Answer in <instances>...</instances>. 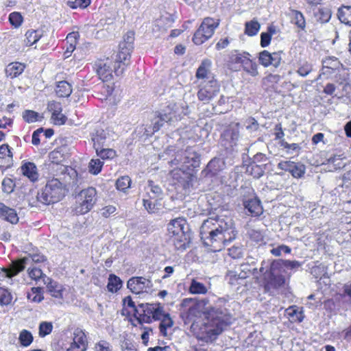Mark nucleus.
I'll use <instances>...</instances> for the list:
<instances>
[{
    "label": "nucleus",
    "mask_w": 351,
    "mask_h": 351,
    "mask_svg": "<svg viewBox=\"0 0 351 351\" xmlns=\"http://www.w3.org/2000/svg\"><path fill=\"white\" fill-rule=\"evenodd\" d=\"M237 233L232 218L226 215L208 217L200 228L204 245L213 252L223 250L236 239Z\"/></svg>",
    "instance_id": "1"
},
{
    "label": "nucleus",
    "mask_w": 351,
    "mask_h": 351,
    "mask_svg": "<svg viewBox=\"0 0 351 351\" xmlns=\"http://www.w3.org/2000/svg\"><path fill=\"white\" fill-rule=\"evenodd\" d=\"M203 315V319L191 324L189 331L198 341L206 343L215 341L232 323V316L226 308L209 306Z\"/></svg>",
    "instance_id": "2"
},
{
    "label": "nucleus",
    "mask_w": 351,
    "mask_h": 351,
    "mask_svg": "<svg viewBox=\"0 0 351 351\" xmlns=\"http://www.w3.org/2000/svg\"><path fill=\"white\" fill-rule=\"evenodd\" d=\"M131 58L130 49L126 46L120 47L115 55L104 60H98L95 64V69L100 80L104 84L101 86L102 91L106 97L112 95L114 91V84L106 85L104 82H110L113 80V73L117 76L121 75L126 66L129 64Z\"/></svg>",
    "instance_id": "3"
},
{
    "label": "nucleus",
    "mask_w": 351,
    "mask_h": 351,
    "mask_svg": "<svg viewBox=\"0 0 351 351\" xmlns=\"http://www.w3.org/2000/svg\"><path fill=\"white\" fill-rule=\"evenodd\" d=\"M285 271V261L282 259L271 262L263 261L260 268L261 276L257 278L258 282L264 287L265 291L278 288L285 282L283 276Z\"/></svg>",
    "instance_id": "4"
},
{
    "label": "nucleus",
    "mask_w": 351,
    "mask_h": 351,
    "mask_svg": "<svg viewBox=\"0 0 351 351\" xmlns=\"http://www.w3.org/2000/svg\"><path fill=\"white\" fill-rule=\"evenodd\" d=\"M67 193L66 185L56 178L47 180L37 194V199L44 205H51L62 201Z\"/></svg>",
    "instance_id": "5"
},
{
    "label": "nucleus",
    "mask_w": 351,
    "mask_h": 351,
    "mask_svg": "<svg viewBox=\"0 0 351 351\" xmlns=\"http://www.w3.org/2000/svg\"><path fill=\"white\" fill-rule=\"evenodd\" d=\"M209 303L208 298H184L180 303V318L185 325L192 324L201 319L205 307Z\"/></svg>",
    "instance_id": "6"
},
{
    "label": "nucleus",
    "mask_w": 351,
    "mask_h": 351,
    "mask_svg": "<svg viewBox=\"0 0 351 351\" xmlns=\"http://www.w3.org/2000/svg\"><path fill=\"white\" fill-rule=\"evenodd\" d=\"M97 202V191L90 186L81 190L75 196V203L71 207L74 215H83L90 212Z\"/></svg>",
    "instance_id": "7"
},
{
    "label": "nucleus",
    "mask_w": 351,
    "mask_h": 351,
    "mask_svg": "<svg viewBox=\"0 0 351 351\" xmlns=\"http://www.w3.org/2000/svg\"><path fill=\"white\" fill-rule=\"evenodd\" d=\"M163 306L160 303L140 304L137 305V311L134 317L139 324H150L158 321L162 315Z\"/></svg>",
    "instance_id": "8"
},
{
    "label": "nucleus",
    "mask_w": 351,
    "mask_h": 351,
    "mask_svg": "<svg viewBox=\"0 0 351 351\" xmlns=\"http://www.w3.org/2000/svg\"><path fill=\"white\" fill-rule=\"evenodd\" d=\"M220 21L219 19L205 17L199 27L195 32L192 38L193 42L197 45L204 43L213 36L215 29L220 24Z\"/></svg>",
    "instance_id": "9"
},
{
    "label": "nucleus",
    "mask_w": 351,
    "mask_h": 351,
    "mask_svg": "<svg viewBox=\"0 0 351 351\" xmlns=\"http://www.w3.org/2000/svg\"><path fill=\"white\" fill-rule=\"evenodd\" d=\"M220 90V84L217 80L202 81L198 85L197 99L204 104H208Z\"/></svg>",
    "instance_id": "10"
},
{
    "label": "nucleus",
    "mask_w": 351,
    "mask_h": 351,
    "mask_svg": "<svg viewBox=\"0 0 351 351\" xmlns=\"http://www.w3.org/2000/svg\"><path fill=\"white\" fill-rule=\"evenodd\" d=\"M239 123L230 125L221 134V143L226 149L232 150L239 138Z\"/></svg>",
    "instance_id": "11"
},
{
    "label": "nucleus",
    "mask_w": 351,
    "mask_h": 351,
    "mask_svg": "<svg viewBox=\"0 0 351 351\" xmlns=\"http://www.w3.org/2000/svg\"><path fill=\"white\" fill-rule=\"evenodd\" d=\"M88 344V341L85 332L77 328L74 330L72 341L66 351H86Z\"/></svg>",
    "instance_id": "12"
},
{
    "label": "nucleus",
    "mask_w": 351,
    "mask_h": 351,
    "mask_svg": "<svg viewBox=\"0 0 351 351\" xmlns=\"http://www.w3.org/2000/svg\"><path fill=\"white\" fill-rule=\"evenodd\" d=\"M128 288L135 294L147 293L152 287V281L142 276L132 277L127 283Z\"/></svg>",
    "instance_id": "13"
},
{
    "label": "nucleus",
    "mask_w": 351,
    "mask_h": 351,
    "mask_svg": "<svg viewBox=\"0 0 351 351\" xmlns=\"http://www.w3.org/2000/svg\"><path fill=\"white\" fill-rule=\"evenodd\" d=\"M176 111L173 107L171 105H168L165 109L162 110V112H156V115L158 120L153 123L152 133L154 134L160 130L163 126L165 122H170L173 119V117L175 116Z\"/></svg>",
    "instance_id": "14"
},
{
    "label": "nucleus",
    "mask_w": 351,
    "mask_h": 351,
    "mask_svg": "<svg viewBox=\"0 0 351 351\" xmlns=\"http://www.w3.org/2000/svg\"><path fill=\"white\" fill-rule=\"evenodd\" d=\"M47 110L51 113V119L56 125H64L66 122V117L62 114V108L60 102L56 101H49L47 104Z\"/></svg>",
    "instance_id": "15"
},
{
    "label": "nucleus",
    "mask_w": 351,
    "mask_h": 351,
    "mask_svg": "<svg viewBox=\"0 0 351 351\" xmlns=\"http://www.w3.org/2000/svg\"><path fill=\"white\" fill-rule=\"evenodd\" d=\"M20 171L21 174L30 182H36L38 180L39 173L36 165L34 162L26 160H23Z\"/></svg>",
    "instance_id": "16"
},
{
    "label": "nucleus",
    "mask_w": 351,
    "mask_h": 351,
    "mask_svg": "<svg viewBox=\"0 0 351 351\" xmlns=\"http://www.w3.org/2000/svg\"><path fill=\"white\" fill-rule=\"evenodd\" d=\"M69 148L66 145L59 146L49 153L51 162L56 165H62L69 157Z\"/></svg>",
    "instance_id": "17"
},
{
    "label": "nucleus",
    "mask_w": 351,
    "mask_h": 351,
    "mask_svg": "<svg viewBox=\"0 0 351 351\" xmlns=\"http://www.w3.org/2000/svg\"><path fill=\"white\" fill-rule=\"evenodd\" d=\"M258 61L260 64L265 67L270 65L277 67L280 64L281 56L280 53H271L267 50H263L259 53Z\"/></svg>",
    "instance_id": "18"
},
{
    "label": "nucleus",
    "mask_w": 351,
    "mask_h": 351,
    "mask_svg": "<svg viewBox=\"0 0 351 351\" xmlns=\"http://www.w3.org/2000/svg\"><path fill=\"white\" fill-rule=\"evenodd\" d=\"M211 61L208 59H204L202 61L200 65L197 69L195 77L197 80L202 81H210L216 80L215 75L210 71Z\"/></svg>",
    "instance_id": "19"
},
{
    "label": "nucleus",
    "mask_w": 351,
    "mask_h": 351,
    "mask_svg": "<svg viewBox=\"0 0 351 351\" xmlns=\"http://www.w3.org/2000/svg\"><path fill=\"white\" fill-rule=\"evenodd\" d=\"M13 165V154L8 144L0 145V169L7 170Z\"/></svg>",
    "instance_id": "20"
},
{
    "label": "nucleus",
    "mask_w": 351,
    "mask_h": 351,
    "mask_svg": "<svg viewBox=\"0 0 351 351\" xmlns=\"http://www.w3.org/2000/svg\"><path fill=\"white\" fill-rule=\"evenodd\" d=\"M45 284L47 291L51 297L57 299L63 298L65 288L62 284L49 277L47 278Z\"/></svg>",
    "instance_id": "21"
},
{
    "label": "nucleus",
    "mask_w": 351,
    "mask_h": 351,
    "mask_svg": "<svg viewBox=\"0 0 351 351\" xmlns=\"http://www.w3.org/2000/svg\"><path fill=\"white\" fill-rule=\"evenodd\" d=\"M0 219L12 224H16L19 217L16 210L0 202Z\"/></svg>",
    "instance_id": "22"
},
{
    "label": "nucleus",
    "mask_w": 351,
    "mask_h": 351,
    "mask_svg": "<svg viewBox=\"0 0 351 351\" xmlns=\"http://www.w3.org/2000/svg\"><path fill=\"white\" fill-rule=\"evenodd\" d=\"M290 23L298 28V32L300 31L306 32V21L303 14L298 10L289 9V12L287 14Z\"/></svg>",
    "instance_id": "23"
},
{
    "label": "nucleus",
    "mask_w": 351,
    "mask_h": 351,
    "mask_svg": "<svg viewBox=\"0 0 351 351\" xmlns=\"http://www.w3.org/2000/svg\"><path fill=\"white\" fill-rule=\"evenodd\" d=\"M93 147L97 155L104 160H112L117 156L116 150L112 148H104V145L101 144L98 139L95 141Z\"/></svg>",
    "instance_id": "24"
},
{
    "label": "nucleus",
    "mask_w": 351,
    "mask_h": 351,
    "mask_svg": "<svg viewBox=\"0 0 351 351\" xmlns=\"http://www.w3.org/2000/svg\"><path fill=\"white\" fill-rule=\"evenodd\" d=\"M44 31L41 29H29L24 36V43L27 47L36 44L43 36Z\"/></svg>",
    "instance_id": "25"
},
{
    "label": "nucleus",
    "mask_w": 351,
    "mask_h": 351,
    "mask_svg": "<svg viewBox=\"0 0 351 351\" xmlns=\"http://www.w3.org/2000/svg\"><path fill=\"white\" fill-rule=\"evenodd\" d=\"M186 221L184 217H178L171 220L168 224V231L173 235L180 234L184 232Z\"/></svg>",
    "instance_id": "26"
},
{
    "label": "nucleus",
    "mask_w": 351,
    "mask_h": 351,
    "mask_svg": "<svg viewBox=\"0 0 351 351\" xmlns=\"http://www.w3.org/2000/svg\"><path fill=\"white\" fill-rule=\"evenodd\" d=\"M244 206L251 215L254 217H258L263 212L261 201L256 197L250 199L245 202Z\"/></svg>",
    "instance_id": "27"
},
{
    "label": "nucleus",
    "mask_w": 351,
    "mask_h": 351,
    "mask_svg": "<svg viewBox=\"0 0 351 351\" xmlns=\"http://www.w3.org/2000/svg\"><path fill=\"white\" fill-rule=\"evenodd\" d=\"M80 38L78 32H72L66 36V50L64 55L67 58L70 56L71 53L75 49Z\"/></svg>",
    "instance_id": "28"
},
{
    "label": "nucleus",
    "mask_w": 351,
    "mask_h": 351,
    "mask_svg": "<svg viewBox=\"0 0 351 351\" xmlns=\"http://www.w3.org/2000/svg\"><path fill=\"white\" fill-rule=\"evenodd\" d=\"M27 262L28 257L25 256L12 261L10 266L8 267L9 271H10L11 276L13 278L17 276L21 271H24Z\"/></svg>",
    "instance_id": "29"
},
{
    "label": "nucleus",
    "mask_w": 351,
    "mask_h": 351,
    "mask_svg": "<svg viewBox=\"0 0 351 351\" xmlns=\"http://www.w3.org/2000/svg\"><path fill=\"white\" fill-rule=\"evenodd\" d=\"M157 202V196L151 195L148 191L143 198V206L149 213H155L159 210Z\"/></svg>",
    "instance_id": "30"
},
{
    "label": "nucleus",
    "mask_w": 351,
    "mask_h": 351,
    "mask_svg": "<svg viewBox=\"0 0 351 351\" xmlns=\"http://www.w3.org/2000/svg\"><path fill=\"white\" fill-rule=\"evenodd\" d=\"M160 317V332L162 336L166 337L167 335V329L173 326V321L170 317V315L165 312L164 308H162V315Z\"/></svg>",
    "instance_id": "31"
},
{
    "label": "nucleus",
    "mask_w": 351,
    "mask_h": 351,
    "mask_svg": "<svg viewBox=\"0 0 351 351\" xmlns=\"http://www.w3.org/2000/svg\"><path fill=\"white\" fill-rule=\"evenodd\" d=\"M305 166L300 162L287 161V171H289L293 178H300L305 173Z\"/></svg>",
    "instance_id": "32"
},
{
    "label": "nucleus",
    "mask_w": 351,
    "mask_h": 351,
    "mask_svg": "<svg viewBox=\"0 0 351 351\" xmlns=\"http://www.w3.org/2000/svg\"><path fill=\"white\" fill-rule=\"evenodd\" d=\"M287 315L291 322H301L304 319L303 308L289 306L287 308Z\"/></svg>",
    "instance_id": "33"
},
{
    "label": "nucleus",
    "mask_w": 351,
    "mask_h": 351,
    "mask_svg": "<svg viewBox=\"0 0 351 351\" xmlns=\"http://www.w3.org/2000/svg\"><path fill=\"white\" fill-rule=\"evenodd\" d=\"M25 69V64L19 62L10 63L6 69V75L11 78H14L21 75Z\"/></svg>",
    "instance_id": "34"
},
{
    "label": "nucleus",
    "mask_w": 351,
    "mask_h": 351,
    "mask_svg": "<svg viewBox=\"0 0 351 351\" xmlns=\"http://www.w3.org/2000/svg\"><path fill=\"white\" fill-rule=\"evenodd\" d=\"M55 91L58 97H68L72 93V86L66 81H60L57 83Z\"/></svg>",
    "instance_id": "35"
},
{
    "label": "nucleus",
    "mask_w": 351,
    "mask_h": 351,
    "mask_svg": "<svg viewBox=\"0 0 351 351\" xmlns=\"http://www.w3.org/2000/svg\"><path fill=\"white\" fill-rule=\"evenodd\" d=\"M173 244L177 250L184 251L189 247L190 241L185 233L173 235L172 239Z\"/></svg>",
    "instance_id": "36"
},
{
    "label": "nucleus",
    "mask_w": 351,
    "mask_h": 351,
    "mask_svg": "<svg viewBox=\"0 0 351 351\" xmlns=\"http://www.w3.org/2000/svg\"><path fill=\"white\" fill-rule=\"evenodd\" d=\"M123 315L126 316H135L137 306L135 305L131 296L125 297L123 300Z\"/></svg>",
    "instance_id": "37"
},
{
    "label": "nucleus",
    "mask_w": 351,
    "mask_h": 351,
    "mask_svg": "<svg viewBox=\"0 0 351 351\" xmlns=\"http://www.w3.org/2000/svg\"><path fill=\"white\" fill-rule=\"evenodd\" d=\"M266 164L256 165L254 162H250L247 166L246 171L254 178H261L265 172Z\"/></svg>",
    "instance_id": "38"
},
{
    "label": "nucleus",
    "mask_w": 351,
    "mask_h": 351,
    "mask_svg": "<svg viewBox=\"0 0 351 351\" xmlns=\"http://www.w3.org/2000/svg\"><path fill=\"white\" fill-rule=\"evenodd\" d=\"M122 286L123 282L119 276L114 274L109 275L107 284V289L109 292L112 293H117L121 289Z\"/></svg>",
    "instance_id": "39"
},
{
    "label": "nucleus",
    "mask_w": 351,
    "mask_h": 351,
    "mask_svg": "<svg viewBox=\"0 0 351 351\" xmlns=\"http://www.w3.org/2000/svg\"><path fill=\"white\" fill-rule=\"evenodd\" d=\"M220 170V160L217 158H213L208 163L203 173H205L206 176L213 177L217 176Z\"/></svg>",
    "instance_id": "40"
},
{
    "label": "nucleus",
    "mask_w": 351,
    "mask_h": 351,
    "mask_svg": "<svg viewBox=\"0 0 351 351\" xmlns=\"http://www.w3.org/2000/svg\"><path fill=\"white\" fill-rule=\"evenodd\" d=\"M277 33L276 27L274 25H269L267 27L266 32H262L261 34V46L266 47L269 46L271 43L272 36Z\"/></svg>",
    "instance_id": "41"
},
{
    "label": "nucleus",
    "mask_w": 351,
    "mask_h": 351,
    "mask_svg": "<svg viewBox=\"0 0 351 351\" xmlns=\"http://www.w3.org/2000/svg\"><path fill=\"white\" fill-rule=\"evenodd\" d=\"M337 16L341 23L351 26V6L342 5L338 9Z\"/></svg>",
    "instance_id": "42"
},
{
    "label": "nucleus",
    "mask_w": 351,
    "mask_h": 351,
    "mask_svg": "<svg viewBox=\"0 0 351 351\" xmlns=\"http://www.w3.org/2000/svg\"><path fill=\"white\" fill-rule=\"evenodd\" d=\"M27 299L32 302L39 303L44 299L43 289L42 287H32L27 294Z\"/></svg>",
    "instance_id": "43"
},
{
    "label": "nucleus",
    "mask_w": 351,
    "mask_h": 351,
    "mask_svg": "<svg viewBox=\"0 0 351 351\" xmlns=\"http://www.w3.org/2000/svg\"><path fill=\"white\" fill-rule=\"evenodd\" d=\"M261 29V24L258 21L254 19L250 21H247L245 23L244 32L248 36H256Z\"/></svg>",
    "instance_id": "44"
},
{
    "label": "nucleus",
    "mask_w": 351,
    "mask_h": 351,
    "mask_svg": "<svg viewBox=\"0 0 351 351\" xmlns=\"http://www.w3.org/2000/svg\"><path fill=\"white\" fill-rule=\"evenodd\" d=\"M22 117L27 123H35L43 119V115L32 110H25L22 113Z\"/></svg>",
    "instance_id": "45"
},
{
    "label": "nucleus",
    "mask_w": 351,
    "mask_h": 351,
    "mask_svg": "<svg viewBox=\"0 0 351 351\" xmlns=\"http://www.w3.org/2000/svg\"><path fill=\"white\" fill-rule=\"evenodd\" d=\"M189 292L191 294H206L208 292L207 287L195 279H192L189 288Z\"/></svg>",
    "instance_id": "46"
},
{
    "label": "nucleus",
    "mask_w": 351,
    "mask_h": 351,
    "mask_svg": "<svg viewBox=\"0 0 351 351\" xmlns=\"http://www.w3.org/2000/svg\"><path fill=\"white\" fill-rule=\"evenodd\" d=\"M34 337L32 332L26 329L22 330L19 335V342L22 347H28L33 342Z\"/></svg>",
    "instance_id": "47"
},
{
    "label": "nucleus",
    "mask_w": 351,
    "mask_h": 351,
    "mask_svg": "<svg viewBox=\"0 0 351 351\" xmlns=\"http://www.w3.org/2000/svg\"><path fill=\"white\" fill-rule=\"evenodd\" d=\"M132 184V180L128 176H123L119 177L115 183L116 189L122 192H126Z\"/></svg>",
    "instance_id": "48"
},
{
    "label": "nucleus",
    "mask_w": 351,
    "mask_h": 351,
    "mask_svg": "<svg viewBox=\"0 0 351 351\" xmlns=\"http://www.w3.org/2000/svg\"><path fill=\"white\" fill-rule=\"evenodd\" d=\"M29 278L36 282L47 278L46 275L43 273V270L36 267H30L27 270Z\"/></svg>",
    "instance_id": "49"
},
{
    "label": "nucleus",
    "mask_w": 351,
    "mask_h": 351,
    "mask_svg": "<svg viewBox=\"0 0 351 351\" xmlns=\"http://www.w3.org/2000/svg\"><path fill=\"white\" fill-rule=\"evenodd\" d=\"M243 70L252 75V76H256L258 75V69L257 64L255 62L250 58V56H247L242 65Z\"/></svg>",
    "instance_id": "50"
},
{
    "label": "nucleus",
    "mask_w": 351,
    "mask_h": 351,
    "mask_svg": "<svg viewBox=\"0 0 351 351\" xmlns=\"http://www.w3.org/2000/svg\"><path fill=\"white\" fill-rule=\"evenodd\" d=\"M170 176L171 178L175 181L174 184H183L184 182V177L186 176V173L185 171L182 170L180 168L173 169L170 171Z\"/></svg>",
    "instance_id": "51"
},
{
    "label": "nucleus",
    "mask_w": 351,
    "mask_h": 351,
    "mask_svg": "<svg viewBox=\"0 0 351 351\" xmlns=\"http://www.w3.org/2000/svg\"><path fill=\"white\" fill-rule=\"evenodd\" d=\"M103 166L104 162L100 159H91L88 163V171L93 175H97L101 171Z\"/></svg>",
    "instance_id": "52"
},
{
    "label": "nucleus",
    "mask_w": 351,
    "mask_h": 351,
    "mask_svg": "<svg viewBox=\"0 0 351 351\" xmlns=\"http://www.w3.org/2000/svg\"><path fill=\"white\" fill-rule=\"evenodd\" d=\"M9 22L14 28H19L23 22V17L20 12H13L9 14Z\"/></svg>",
    "instance_id": "53"
},
{
    "label": "nucleus",
    "mask_w": 351,
    "mask_h": 351,
    "mask_svg": "<svg viewBox=\"0 0 351 351\" xmlns=\"http://www.w3.org/2000/svg\"><path fill=\"white\" fill-rule=\"evenodd\" d=\"M248 234L250 240L255 243L261 245L265 243V237L262 231L252 229L249 231Z\"/></svg>",
    "instance_id": "54"
},
{
    "label": "nucleus",
    "mask_w": 351,
    "mask_h": 351,
    "mask_svg": "<svg viewBox=\"0 0 351 351\" xmlns=\"http://www.w3.org/2000/svg\"><path fill=\"white\" fill-rule=\"evenodd\" d=\"M12 295L8 289L0 287V305L7 306L12 302Z\"/></svg>",
    "instance_id": "55"
},
{
    "label": "nucleus",
    "mask_w": 351,
    "mask_h": 351,
    "mask_svg": "<svg viewBox=\"0 0 351 351\" xmlns=\"http://www.w3.org/2000/svg\"><path fill=\"white\" fill-rule=\"evenodd\" d=\"M53 330V324L49 322H42L39 324L38 335L40 337H44L49 335Z\"/></svg>",
    "instance_id": "56"
},
{
    "label": "nucleus",
    "mask_w": 351,
    "mask_h": 351,
    "mask_svg": "<svg viewBox=\"0 0 351 351\" xmlns=\"http://www.w3.org/2000/svg\"><path fill=\"white\" fill-rule=\"evenodd\" d=\"M93 349L94 351H113L111 343L104 339H101L95 343Z\"/></svg>",
    "instance_id": "57"
},
{
    "label": "nucleus",
    "mask_w": 351,
    "mask_h": 351,
    "mask_svg": "<svg viewBox=\"0 0 351 351\" xmlns=\"http://www.w3.org/2000/svg\"><path fill=\"white\" fill-rule=\"evenodd\" d=\"M15 188V182L10 178H5L2 181V190L8 194L11 193Z\"/></svg>",
    "instance_id": "58"
},
{
    "label": "nucleus",
    "mask_w": 351,
    "mask_h": 351,
    "mask_svg": "<svg viewBox=\"0 0 351 351\" xmlns=\"http://www.w3.org/2000/svg\"><path fill=\"white\" fill-rule=\"evenodd\" d=\"M26 257H28V261L31 259L36 264L43 263L47 261V257L40 252L28 253Z\"/></svg>",
    "instance_id": "59"
},
{
    "label": "nucleus",
    "mask_w": 351,
    "mask_h": 351,
    "mask_svg": "<svg viewBox=\"0 0 351 351\" xmlns=\"http://www.w3.org/2000/svg\"><path fill=\"white\" fill-rule=\"evenodd\" d=\"M228 255L233 259L241 258L243 256V250L241 246H232L228 249Z\"/></svg>",
    "instance_id": "60"
},
{
    "label": "nucleus",
    "mask_w": 351,
    "mask_h": 351,
    "mask_svg": "<svg viewBox=\"0 0 351 351\" xmlns=\"http://www.w3.org/2000/svg\"><path fill=\"white\" fill-rule=\"evenodd\" d=\"M247 56H250L249 53L234 54L230 57V62L231 64H240L242 66Z\"/></svg>",
    "instance_id": "61"
},
{
    "label": "nucleus",
    "mask_w": 351,
    "mask_h": 351,
    "mask_svg": "<svg viewBox=\"0 0 351 351\" xmlns=\"http://www.w3.org/2000/svg\"><path fill=\"white\" fill-rule=\"evenodd\" d=\"M324 66L332 69H336L341 65L340 62L335 57H329L323 61Z\"/></svg>",
    "instance_id": "62"
},
{
    "label": "nucleus",
    "mask_w": 351,
    "mask_h": 351,
    "mask_svg": "<svg viewBox=\"0 0 351 351\" xmlns=\"http://www.w3.org/2000/svg\"><path fill=\"white\" fill-rule=\"evenodd\" d=\"M91 0H75V1L69 2V5L72 9L77 8L85 9L90 5Z\"/></svg>",
    "instance_id": "63"
},
{
    "label": "nucleus",
    "mask_w": 351,
    "mask_h": 351,
    "mask_svg": "<svg viewBox=\"0 0 351 351\" xmlns=\"http://www.w3.org/2000/svg\"><path fill=\"white\" fill-rule=\"evenodd\" d=\"M246 129L251 131H257L259 128V124L257 121L252 117L245 120Z\"/></svg>",
    "instance_id": "64"
}]
</instances>
